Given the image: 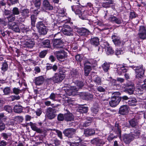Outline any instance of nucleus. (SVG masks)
Wrapping results in <instances>:
<instances>
[{"label":"nucleus","instance_id":"1","mask_svg":"<svg viewBox=\"0 0 146 146\" xmlns=\"http://www.w3.org/2000/svg\"><path fill=\"white\" fill-rule=\"evenodd\" d=\"M65 73L64 70H60L58 72L55 73L51 79L54 83H60L65 77Z\"/></svg>","mask_w":146,"mask_h":146},{"label":"nucleus","instance_id":"2","mask_svg":"<svg viewBox=\"0 0 146 146\" xmlns=\"http://www.w3.org/2000/svg\"><path fill=\"white\" fill-rule=\"evenodd\" d=\"M75 84V86L71 87L69 93L68 94L70 96L74 95L75 92L78 91L80 89L82 88L84 85L83 82L78 80L76 81Z\"/></svg>","mask_w":146,"mask_h":146},{"label":"nucleus","instance_id":"3","mask_svg":"<svg viewBox=\"0 0 146 146\" xmlns=\"http://www.w3.org/2000/svg\"><path fill=\"white\" fill-rule=\"evenodd\" d=\"M131 67L135 70L136 78H141L143 77L144 74L145 70L143 68L142 65L139 66H131Z\"/></svg>","mask_w":146,"mask_h":146},{"label":"nucleus","instance_id":"4","mask_svg":"<svg viewBox=\"0 0 146 146\" xmlns=\"http://www.w3.org/2000/svg\"><path fill=\"white\" fill-rule=\"evenodd\" d=\"M36 27L40 35H44L46 34L47 29L42 22H38L36 24Z\"/></svg>","mask_w":146,"mask_h":146},{"label":"nucleus","instance_id":"5","mask_svg":"<svg viewBox=\"0 0 146 146\" xmlns=\"http://www.w3.org/2000/svg\"><path fill=\"white\" fill-rule=\"evenodd\" d=\"M56 110L54 107H49L46 110V115L49 119H52L56 115Z\"/></svg>","mask_w":146,"mask_h":146},{"label":"nucleus","instance_id":"6","mask_svg":"<svg viewBox=\"0 0 146 146\" xmlns=\"http://www.w3.org/2000/svg\"><path fill=\"white\" fill-rule=\"evenodd\" d=\"M112 41L115 46L118 47H122L125 42L120 40V38L116 34H114L112 36Z\"/></svg>","mask_w":146,"mask_h":146},{"label":"nucleus","instance_id":"7","mask_svg":"<svg viewBox=\"0 0 146 146\" xmlns=\"http://www.w3.org/2000/svg\"><path fill=\"white\" fill-rule=\"evenodd\" d=\"M122 138L124 142L128 144L135 139V137L133 135L132 132H131L129 134H125L123 136Z\"/></svg>","mask_w":146,"mask_h":146},{"label":"nucleus","instance_id":"8","mask_svg":"<svg viewBox=\"0 0 146 146\" xmlns=\"http://www.w3.org/2000/svg\"><path fill=\"white\" fill-rule=\"evenodd\" d=\"M124 88L126 92L130 95L132 94L135 90L134 84L132 82H129L124 84Z\"/></svg>","mask_w":146,"mask_h":146},{"label":"nucleus","instance_id":"9","mask_svg":"<svg viewBox=\"0 0 146 146\" xmlns=\"http://www.w3.org/2000/svg\"><path fill=\"white\" fill-rule=\"evenodd\" d=\"M53 46L54 48H63L64 46V42L59 38H55L53 40Z\"/></svg>","mask_w":146,"mask_h":146},{"label":"nucleus","instance_id":"10","mask_svg":"<svg viewBox=\"0 0 146 146\" xmlns=\"http://www.w3.org/2000/svg\"><path fill=\"white\" fill-rule=\"evenodd\" d=\"M62 32L65 35L72 36L73 35L72 29L69 26L65 25L62 29Z\"/></svg>","mask_w":146,"mask_h":146},{"label":"nucleus","instance_id":"11","mask_svg":"<svg viewBox=\"0 0 146 146\" xmlns=\"http://www.w3.org/2000/svg\"><path fill=\"white\" fill-rule=\"evenodd\" d=\"M90 42L91 44L96 47V50L98 51L100 49V47L98 46L99 45V39L96 37H93L91 38L90 40Z\"/></svg>","mask_w":146,"mask_h":146},{"label":"nucleus","instance_id":"12","mask_svg":"<svg viewBox=\"0 0 146 146\" xmlns=\"http://www.w3.org/2000/svg\"><path fill=\"white\" fill-rule=\"evenodd\" d=\"M76 129L73 128H68L64 130L63 133L64 135L69 138H71L76 132Z\"/></svg>","mask_w":146,"mask_h":146},{"label":"nucleus","instance_id":"13","mask_svg":"<svg viewBox=\"0 0 146 146\" xmlns=\"http://www.w3.org/2000/svg\"><path fill=\"white\" fill-rule=\"evenodd\" d=\"M54 54L58 60L64 59L67 56V53L63 50L55 52Z\"/></svg>","mask_w":146,"mask_h":146},{"label":"nucleus","instance_id":"14","mask_svg":"<svg viewBox=\"0 0 146 146\" xmlns=\"http://www.w3.org/2000/svg\"><path fill=\"white\" fill-rule=\"evenodd\" d=\"M76 31L81 36H86L89 35L90 32L87 29L84 28H77Z\"/></svg>","mask_w":146,"mask_h":146},{"label":"nucleus","instance_id":"15","mask_svg":"<svg viewBox=\"0 0 146 146\" xmlns=\"http://www.w3.org/2000/svg\"><path fill=\"white\" fill-rule=\"evenodd\" d=\"M108 20L111 23L117 24H120L123 22L121 18H117L113 15H111L108 18Z\"/></svg>","mask_w":146,"mask_h":146},{"label":"nucleus","instance_id":"16","mask_svg":"<svg viewBox=\"0 0 146 146\" xmlns=\"http://www.w3.org/2000/svg\"><path fill=\"white\" fill-rule=\"evenodd\" d=\"M138 35L141 39H145L146 38V27L142 26H140Z\"/></svg>","mask_w":146,"mask_h":146},{"label":"nucleus","instance_id":"17","mask_svg":"<svg viewBox=\"0 0 146 146\" xmlns=\"http://www.w3.org/2000/svg\"><path fill=\"white\" fill-rule=\"evenodd\" d=\"M111 101L109 102L110 106L112 107H115L119 104L121 99L120 97L115 98L111 97Z\"/></svg>","mask_w":146,"mask_h":146},{"label":"nucleus","instance_id":"18","mask_svg":"<svg viewBox=\"0 0 146 146\" xmlns=\"http://www.w3.org/2000/svg\"><path fill=\"white\" fill-rule=\"evenodd\" d=\"M128 122L129 125L126 124L125 126L129 128L130 126L132 127L136 128V127L138 125V121L135 118H133L129 120Z\"/></svg>","mask_w":146,"mask_h":146},{"label":"nucleus","instance_id":"19","mask_svg":"<svg viewBox=\"0 0 146 146\" xmlns=\"http://www.w3.org/2000/svg\"><path fill=\"white\" fill-rule=\"evenodd\" d=\"M8 27L9 29L12 30L16 32H19L20 30L18 27L17 23L15 22L9 23L8 24Z\"/></svg>","mask_w":146,"mask_h":146},{"label":"nucleus","instance_id":"20","mask_svg":"<svg viewBox=\"0 0 146 146\" xmlns=\"http://www.w3.org/2000/svg\"><path fill=\"white\" fill-rule=\"evenodd\" d=\"M25 44L26 47L29 48H33L35 44L34 40L33 38L26 39Z\"/></svg>","mask_w":146,"mask_h":146},{"label":"nucleus","instance_id":"21","mask_svg":"<svg viewBox=\"0 0 146 146\" xmlns=\"http://www.w3.org/2000/svg\"><path fill=\"white\" fill-rule=\"evenodd\" d=\"M90 142L92 144H96V145H103L105 143V142L103 140L99 138V137L94 138L91 140Z\"/></svg>","mask_w":146,"mask_h":146},{"label":"nucleus","instance_id":"22","mask_svg":"<svg viewBox=\"0 0 146 146\" xmlns=\"http://www.w3.org/2000/svg\"><path fill=\"white\" fill-rule=\"evenodd\" d=\"M128 112V107L127 105H122L119 109V113L122 115H125L127 114Z\"/></svg>","mask_w":146,"mask_h":146},{"label":"nucleus","instance_id":"23","mask_svg":"<svg viewBox=\"0 0 146 146\" xmlns=\"http://www.w3.org/2000/svg\"><path fill=\"white\" fill-rule=\"evenodd\" d=\"M95 131L94 129L87 128L84 130V134L86 136L93 135L95 134Z\"/></svg>","mask_w":146,"mask_h":146},{"label":"nucleus","instance_id":"24","mask_svg":"<svg viewBox=\"0 0 146 146\" xmlns=\"http://www.w3.org/2000/svg\"><path fill=\"white\" fill-rule=\"evenodd\" d=\"M44 80V77L41 76L35 78L34 81L36 85L39 86L43 83Z\"/></svg>","mask_w":146,"mask_h":146},{"label":"nucleus","instance_id":"25","mask_svg":"<svg viewBox=\"0 0 146 146\" xmlns=\"http://www.w3.org/2000/svg\"><path fill=\"white\" fill-rule=\"evenodd\" d=\"M113 130L117 135L119 138L121 137V126L118 124L116 123L114 127L112 129Z\"/></svg>","mask_w":146,"mask_h":146},{"label":"nucleus","instance_id":"26","mask_svg":"<svg viewBox=\"0 0 146 146\" xmlns=\"http://www.w3.org/2000/svg\"><path fill=\"white\" fill-rule=\"evenodd\" d=\"M43 7L46 9L48 10H52L53 7L51 5L48 0H44L43 2Z\"/></svg>","mask_w":146,"mask_h":146},{"label":"nucleus","instance_id":"27","mask_svg":"<svg viewBox=\"0 0 146 146\" xmlns=\"http://www.w3.org/2000/svg\"><path fill=\"white\" fill-rule=\"evenodd\" d=\"M64 120L68 121H71L74 120V116L70 113H68L64 114Z\"/></svg>","mask_w":146,"mask_h":146},{"label":"nucleus","instance_id":"28","mask_svg":"<svg viewBox=\"0 0 146 146\" xmlns=\"http://www.w3.org/2000/svg\"><path fill=\"white\" fill-rule=\"evenodd\" d=\"M117 71L119 75H122L123 74L127 72V69L125 66H120L117 67Z\"/></svg>","mask_w":146,"mask_h":146},{"label":"nucleus","instance_id":"29","mask_svg":"<svg viewBox=\"0 0 146 146\" xmlns=\"http://www.w3.org/2000/svg\"><path fill=\"white\" fill-rule=\"evenodd\" d=\"M29 124L31 129L33 130L36 131L37 133H42L43 132L42 130L37 127L35 124L33 123L32 122H30Z\"/></svg>","mask_w":146,"mask_h":146},{"label":"nucleus","instance_id":"30","mask_svg":"<svg viewBox=\"0 0 146 146\" xmlns=\"http://www.w3.org/2000/svg\"><path fill=\"white\" fill-rule=\"evenodd\" d=\"M86 62L84 64V74L85 76H87L88 75L90 72L92 70L91 66H88L86 63Z\"/></svg>","mask_w":146,"mask_h":146},{"label":"nucleus","instance_id":"31","mask_svg":"<svg viewBox=\"0 0 146 146\" xmlns=\"http://www.w3.org/2000/svg\"><path fill=\"white\" fill-rule=\"evenodd\" d=\"M41 45L44 48H50V41L48 40H44L42 42Z\"/></svg>","mask_w":146,"mask_h":146},{"label":"nucleus","instance_id":"32","mask_svg":"<svg viewBox=\"0 0 146 146\" xmlns=\"http://www.w3.org/2000/svg\"><path fill=\"white\" fill-rule=\"evenodd\" d=\"M88 108L86 106H85L83 105L80 106L78 108V111L82 113H86L88 112Z\"/></svg>","mask_w":146,"mask_h":146},{"label":"nucleus","instance_id":"33","mask_svg":"<svg viewBox=\"0 0 146 146\" xmlns=\"http://www.w3.org/2000/svg\"><path fill=\"white\" fill-rule=\"evenodd\" d=\"M14 111L15 113H20L22 112V107L19 104L15 105L14 108Z\"/></svg>","mask_w":146,"mask_h":146},{"label":"nucleus","instance_id":"34","mask_svg":"<svg viewBox=\"0 0 146 146\" xmlns=\"http://www.w3.org/2000/svg\"><path fill=\"white\" fill-rule=\"evenodd\" d=\"M137 101L134 98H129L128 101V105L130 106H134L137 104Z\"/></svg>","mask_w":146,"mask_h":146},{"label":"nucleus","instance_id":"35","mask_svg":"<svg viewBox=\"0 0 146 146\" xmlns=\"http://www.w3.org/2000/svg\"><path fill=\"white\" fill-rule=\"evenodd\" d=\"M70 74L74 78H77L79 76V72L75 70H72L70 72Z\"/></svg>","mask_w":146,"mask_h":146},{"label":"nucleus","instance_id":"36","mask_svg":"<svg viewBox=\"0 0 146 146\" xmlns=\"http://www.w3.org/2000/svg\"><path fill=\"white\" fill-rule=\"evenodd\" d=\"M102 67L104 71L105 72H107L110 67V64L106 62H105L102 65Z\"/></svg>","mask_w":146,"mask_h":146},{"label":"nucleus","instance_id":"37","mask_svg":"<svg viewBox=\"0 0 146 146\" xmlns=\"http://www.w3.org/2000/svg\"><path fill=\"white\" fill-rule=\"evenodd\" d=\"M133 135L135 137V138H137L138 137L140 134V131L137 129L135 128L133 129Z\"/></svg>","mask_w":146,"mask_h":146},{"label":"nucleus","instance_id":"38","mask_svg":"<svg viewBox=\"0 0 146 146\" xmlns=\"http://www.w3.org/2000/svg\"><path fill=\"white\" fill-rule=\"evenodd\" d=\"M106 54L108 55H111L114 53V50L110 46L107 47L106 48Z\"/></svg>","mask_w":146,"mask_h":146},{"label":"nucleus","instance_id":"39","mask_svg":"<svg viewBox=\"0 0 146 146\" xmlns=\"http://www.w3.org/2000/svg\"><path fill=\"white\" fill-rule=\"evenodd\" d=\"M124 48L123 47H121L119 49L117 48L115 52V55L118 56L123 53Z\"/></svg>","mask_w":146,"mask_h":146},{"label":"nucleus","instance_id":"40","mask_svg":"<svg viewBox=\"0 0 146 146\" xmlns=\"http://www.w3.org/2000/svg\"><path fill=\"white\" fill-rule=\"evenodd\" d=\"M29 11L28 9H25L22 10L21 12V15L24 18L27 17L29 16Z\"/></svg>","mask_w":146,"mask_h":146},{"label":"nucleus","instance_id":"41","mask_svg":"<svg viewBox=\"0 0 146 146\" xmlns=\"http://www.w3.org/2000/svg\"><path fill=\"white\" fill-rule=\"evenodd\" d=\"M93 81L97 84L98 85H101V79L99 77L97 76H94L93 78Z\"/></svg>","mask_w":146,"mask_h":146},{"label":"nucleus","instance_id":"42","mask_svg":"<svg viewBox=\"0 0 146 146\" xmlns=\"http://www.w3.org/2000/svg\"><path fill=\"white\" fill-rule=\"evenodd\" d=\"M70 146H85L82 142L74 141L70 144Z\"/></svg>","mask_w":146,"mask_h":146},{"label":"nucleus","instance_id":"43","mask_svg":"<svg viewBox=\"0 0 146 146\" xmlns=\"http://www.w3.org/2000/svg\"><path fill=\"white\" fill-rule=\"evenodd\" d=\"M92 121L90 120H88L85 121L84 123H82L80 125H82L83 127H87L90 125Z\"/></svg>","mask_w":146,"mask_h":146},{"label":"nucleus","instance_id":"44","mask_svg":"<svg viewBox=\"0 0 146 146\" xmlns=\"http://www.w3.org/2000/svg\"><path fill=\"white\" fill-rule=\"evenodd\" d=\"M41 0H33V2L35 6L38 9H39L41 4Z\"/></svg>","mask_w":146,"mask_h":146},{"label":"nucleus","instance_id":"45","mask_svg":"<svg viewBox=\"0 0 146 146\" xmlns=\"http://www.w3.org/2000/svg\"><path fill=\"white\" fill-rule=\"evenodd\" d=\"M113 2L109 1V2H106L105 3H103L102 4V6L104 8H109L111 6L110 5L112 4Z\"/></svg>","mask_w":146,"mask_h":146},{"label":"nucleus","instance_id":"46","mask_svg":"<svg viewBox=\"0 0 146 146\" xmlns=\"http://www.w3.org/2000/svg\"><path fill=\"white\" fill-rule=\"evenodd\" d=\"M1 135L4 139L7 140L8 138L11 137V134L10 133H3L1 134Z\"/></svg>","mask_w":146,"mask_h":146},{"label":"nucleus","instance_id":"47","mask_svg":"<svg viewBox=\"0 0 146 146\" xmlns=\"http://www.w3.org/2000/svg\"><path fill=\"white\" fill-rule=\"evenodd\" d=\"M7 19L8 20V24L9 23H13V21H14L15 19V17L14 15H11L7 17Z\"/></svg>","mask_w":146,"mask_h":146},{"label":"nucleus","instance_id":"48","mask_svg":"<svg viewBox=\"0 0 146 146\" xmlns=\"http://www.w3.org/2000/svg\"><path fill=\"white\" fill-rule=\"evenodd\" d=\"M3 92L5 95H9L11 92L10 87H6L3 90Z\"/></svg>","mask_w":146,"mask_h":146},{"label":"nucleus","instance_id":"49","mask_svg":"<svg viewBox=\"0 0 146 146\" xmlns=\"http://www.w3.org/2000/svg\"><path fill=\"white\" fill-rule=\"evenodd\" d=\"M31 18L32 25V26L35 27L36 18L34 15H32L31 16Z\"/></svg>","mask_w":146,"mask_h":146},{"label":"nucleus","instance_id":"50","mask_svg":"<svg viewBox=\"0 0 146 146\" xmlns=\"http://www.w3.org/2000/svg\"><path fill=\"white\" fill-rule=\"evenodd\" d=\"M91 110L93 114H97L99 111L98 107L96 106H94L92 108Z\"/></svg>","mask_w":146,"mask_h":146},{"label":"nucleus","instance_id":"51","mask_svg":"<svg viewBox=\"0 0 146 146\" xmlns=\"http://www.w3.org/2000/svg\"><path fill=\"white\" fill-rule=\"evenodd\" d=\"M4 110L9 113H11L12 111V108L9 105H6L4 106Z\"/></svg>","mask_w":146,"mask_h":146},{"label":"nucleus","instance_id":"52","mask_svg":"<svg viewBox=\"0 0 146 146\" xmlns=\"http://www.w3.org/2000/svg\"><path fill=\"white\" fill-rule=\"evenodd\" d=\"M64 114L60 113L57 116V119L60 121H63L64 120Z\"/></svg>","mask_w":146,"mask_h":146},{"label":"nucleus","instance_id":"53","mask_svg":"<svg viewBox=\"0 0 146 146\" xmlns=\"http://www.w3.org/2000/svg\"><path fill=\"white\" fill-rule=\"evenodd\" d=\"M7 68L8 65L7 62H3L2 64V70L3 72H5L7 70Z\"/></svg>","mask_w":146,"mask_h":146},{"label":"nucleus","instance_id":"54","mask_svg":"<svg viewBox=\"0 0 146 146\" xmlns=\"http://www.w3.org/2000/svg\"><path fill=\"white\" fill-rule=\"evenodd\" d=\"M117 137V135H114L112 133H110L107 138L108 141L110 142L114 138Z\"/></svg>","mask_w":146,"mask_h":146},{"label":"nucleus","instance_id":"55","mask_svg":"<svg viewBox=\"0 0 146 146\" xmlns=\"http://www.w3.org/2000/svg\"><path fill=\"white\" fill-rule=\"evenodd\" d=\"M56 96L57 94L52 92L50 94L49 98L52 100L54 101L55 100Z\"/></svg>","mask_w":146,"mask_h":146},{"label":"nucleus","instance_id":"56","mask_svg":"<svg viewBox=\"0 0 146 146\" xmlns=\"http://www.w3.org/2000/svg\"><path fill=\"white\" fill-rule=\"evenodd\" d=\"M47 53V51L46 50H43L39 54V56L40 58H44Z\"/></svg>","mask_w":146,"mask_h":146},{"label":"nucleus","instance_id":"57","mask_svg":"<svg viewBox=\"0 0 146 146\" xmlns=\"http://www.w3.org/2000/svg\"><path fill=\"white\" fill-rule=\"evenodd\" d=\"M13 15H18L19 14V10L17 7H15L13 8Z\"/></svg>","mask_w":146,"mask_h":146},{"label":"nucleus","instance_id":"58","mask_svg":"<svg viewBox=\"0 0 146 146\" xmlns=\"http://www.w3.org/2000/svg\"><path fill=\"white\" fill-rule=\"evenodd\" d=\"M137 16V15L133 11L130 13L129 15V18L130 19H133L135 18Z\"/></svg>","mask_w":146,"mask_h":146},{"label":"nucleus","instance_id":"59","mask_svg":"<svg viewBox=\"0 0 146 146\" xmlns=\"http://www.w3.org/2000/svg\"><path fill=\"white\" fill-rule=\"evenodd\" d=\"M120 94L121 93L119 92H114L112 93L111 97L115 98L117 97H120L119 96Z\"/></svg>","mask_w":146,"mask_h":146},{"label":"nucleus","instance_id":"60","mask_svg":"<svg viewBox=\"0 0 146 146\" xmlns=\"http://www.w3.org/2000/svg\"><path fill=\"white\" fill-rule=\"evenodd\" d=\"M12 101H14L15 100H18L20 99V97L19 96L13 95L10 97Z\"/></svg>","mask_w":146,"mask_h":146},{"label":"nucleus","instance_id":"61","mask_svg":"<svg viewBox=\"0 0 146 146\" xmlns=\"http://www.w3.org/2000/svg\"><path fill=\"white\" fill-rule=\"evenodd\" d=\"M97 90L100 92H103L105 91V89L101 86H99L97 88Z\"/></svg>","mask_w":146,"mask_h":146},{"label":"nucleus","instance_id":"62","mask_svg":"<svg viewBox=\"0 0 146 146\" xmlns=\"http://www.w3.org/2000/svg\"><path fill=\"white\" fill-rule=\"evenodd\" d=\"M20 91V90L18 88H14L13 89V93L16 94H19Z\"/></svg>","mask_w":146,"mask_h":146},{"label":"nucleus","instance_id":"63","mask_svg":"<svg viewBox=\"0 0 146 146\" xmlns=\"http://www.w3.org/2000/svg\"><path fill=\"white\" fill-rule=\"evenodd\" d=\"M56 132L57 133L58 136L61 139H63L62 137V132L59 130H56Z\"/></svg>","mask_w":146,"mask_h":146},{"label":"nucleus","instance_id":"64","mask_svg":"<svg viewBox=\"0 0 146 146\" xmlns=\"http://www.w3.org/2000/svg\"><path fill=\"white\" fill-rule=\"evenodd\" d=\"M10 5H13L19 2V0H9Z\"/></svg>","mask_w":146,"mask_h":146}]
</instances>
